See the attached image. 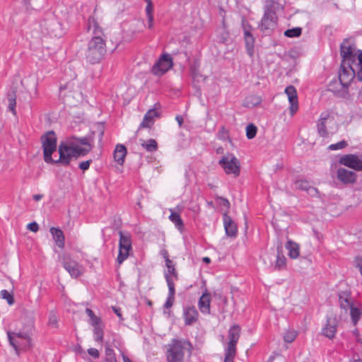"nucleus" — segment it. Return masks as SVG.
Listing matches in <instances>:
<instances>
[{
    "label": "nucleus",
    "instance_id": "62",
    "mask_svg": "<svg viewBox=\"0 0 362 362\" xmlns=\"http://www.w3.org/2000/svg\"><path fill=\"white\" fill-rule=\"evenodd\" d=\"M122 358H123L124 362H132L130 361V359L127 356H125L124 354H122Z\"/></svg>",
    "mask_w": 362,
    "mask_h": 362
},
{
    "label": "nucleus",
    "instance_id": "2",
    "mask_svg": "<svg viewBox=\"0 0 362 362\" xmlns=\"http://www.w3.org/2000/svg\"><path fill=\"white\" fill-rule=\"evenodd\" d=\"M93 30L94 36L89 41L86 52V58L91 63L98 62L106 52L105 40L102 37L103 32L95 20H88V30Z\"/></svg>",
    "mask_w": 362,
    "mask_h": 362
},
{
    "label": "nucleus",
    "instance_id": "26",
    "mask_svg": "<svg viewBox=\"0 0 362 362\" xmlns=\"http://www.w3.org/2000/svg\"><path fill=\"white\" fill-rule=\"evenodd\" d=\"M185 324L190 325L195 322L198 318V312L195 308H188L184 313Z\"/></svg>",
    "mask_w": 362,
    "mask_h": 362
},
{
    "label": "nucleus",
    "instance_id": "22",
    "mask_svg": "<svg viewBox=\"0 0 362 362\" xmlns=\"http://www.w3.org/2000/svg\"><path fill=\"white\" fill-rule=\"evenodd\" d=\"M165 279L169 288V295L164 307L165 308H170L173 306L175 299V286L172 278L168 274L165 275Z\"/></svg>",
    "mask_w": 362,
    "mask_h": 362
},
{
    "label": "nucleus",
    "instance_id": "36",
    "mask_svg": "<svg viewBox=\"0 0 362 362\" xmlns=\"http://www.w3.org/2000/svg\"><path fill=\"white\" fill-rule=\"evenodd\" d=\"M350 315H351L352 321H353L354 324L355 325L359 320L361 313L357 308L351 306L350 308Z\"/></svg>",
    "mask_w": 362,
    "mask_h": 362
},
{
    "label": "nucleus",
    "instance_id": "3",
    "mask_svg": "<svg viewBox=\"0 0 362 362\" xmlns=\"http://www.w3.org/2000/svg\"><path fill=\"white\" fill-rule=\"evenodd\" d=\"M358 62L342 61L339 72V80L341 86L346 89L350 86L353 79L362 81V52L357 57Z\"/></svg>",
    "mask_w": 362,
    "mask_h": 362
},
{
    "label": "nucleus",
    "instance_id": "61",
    "mask_svg": "<svg viewBox=\"0 0 362 362\" xmlns=\"http://www.w3.org/2000/svg\"><path fill=\"white\" fill-rule=\"evenodd\" d=\"M115 313L120 318L122 319V314L120 313V310H119V308H115V307H113L112 308Z\"/></svg>",
    "mask_w": 362,
    "mask_h": 362
},
{
    "label": "nucleus",
    "instance_id": "15",
    "mask_svg": "<svg viewBox=\"0 0 362 362\" xmlns=\"http://www.w3.org/2000/svg\"><path fill=\"white\" fill-rule=\"evenodd\" d=\"M339 163L355 170H362V160L354 154H348L341 156Z\"/></svg>",
    "mask_w": 362,
    "mask_h": 362
},
{
    "label": "nucleus",
    "instance_id": "16",
    "mask_svg": "<svg viewBox=\"0 0 362 362\" xmlns=\"http://www.w3.org/2000/svg\"><path fill=\"white\" fill-rule=\"evenodd\" d=\"M337 326L338 320L336 316L331 315L327 317V322L322 328V334L329 339H333L337 332Z\"/></svg>",
    "mask_w": 362,
    "mask_h": 362
},
{
    "label": "nucleus",
    "instance_id": "33",
    "mask_svg": "<svg viewBox=\"0 0 362 362\" xmlns=\"http://www.w3.org/2000/svg\"><path fill=\"white\" fill-rule=\"evenodd\" d=\"M171 214L169 216L170 220L175 223V225L179 228L183 226V222L180 216V215L173 211L172 209H170Z\"/></svg>",
    "mask_w": 362,
    "mask_h": 362
},
{
    "label": "nucleus",
    "instance_id": "18",
    "mask_svg": "<svg viewBox=\"0 0 362 362\" xmlns=\"http://www.w3.org/2000/svg\"><path fill=\"white\" fill-rule=\"evenodd\" d=\"M285 93L288 96L289 103L291 104L290 112L293 115L296 112L298 108L297 91L294 86H289L285 89Z\"/></svg>",
    "mask_w": 362,
    "mask_h": 362
},
{
    "label": "nucleus",
    "instance_id": "8",
    "mask_svg": "<svg viewBox=\"0 0 362 362\" xmlns=\"http://www.w3.org/2000/svg\"><path fill=\"white\" fill-rule=\"evenodd\" d=\"M44 160L46 163H57V160L52 158V154L57 151V136L53 131H49L41 136Z\"/></svg>",
    "mask_w": 362,
    "mask_h": 362
},
{
    "label": "nucleus",
    "instance_id": "27",
    "mask_svg": "<svg viewBox=\"0 0 362 362\" xmlns=\"http://www.w3.org/2000/svg\"><path fill=\"white\" fill-rule=\"evenodd\" d=\"M7 334L10 344L15 349L16 351L18 350V344H19V342L16 340V337L26 339L28 341L30 340V337L26 334L8 332Z\"/></svg>",
    "mask_w": 362,
    "mask_h": 362
},
{
    "label": "nucleus",
    "instance_id": "44",
    "mask_svg": "<svg viewBox=\"0 0 362 362\" xmlns=\"http://www.w3.org/2000/svg\"><path fill=\"white\" fill-rule=\"evenodd\" d=\"M48 325L52 327H58V319L54 313H50L48 320Z\"/></svg>",
    "mask_w": 362,
    "mask_h": 362
},
{
    "label": "nucleus",
    "instance_id": "10",
    "mask_svg": "<svg viewBox=\"0 0 362 362\" xmlns=\"http://www.w3.org/2000/svg\"><path fill=\"white\" fill-rule=\"evenodd\" d=\"M119 254L117 257L118 264H122L129 255V251L132 249L131 235L129 233H124L122 231L119 232Z\"/></svg>",
    "mask_w": 362,
    "mask_h": 362
},
{
    "label": "nucleus",
    "instance_id": "49",
    "mask_svg": "<svg viewBox=\"0 0 362 362\" xmlns=\"http://www.w3.org/2000/svg\"><path fill=\"white\" fill-rule=\"evenodd\" d=\"M27 228L34 233L37 232L39 229L38 224L35 222L28 224Z\"/></svg>",
    "mask_w": 362,
    "mask_h": 362
},
{
    "label": "nucleus",
    "instance_id": "5",
    "mask_svg": "<svg viewBox=\"0 0 362 362\" xmlns=\"http://www.w3.org/2000/svg\"><path fill=\"white\" fill-rule=\"evenodd\" d=\"M317 128L320 136L327 139L338 131L339 124L329 111H325L320 116Z\"/></svg>",
    "mask_w": 362,
    "mask_h": 362
},
{
    "label": "nucleus",
    "instance_id": "43",
    "mask_svg": "<svg viewBox=\"0 0 362 362\" xmlns=\"http://www.w3.org/2000/svg\"><path fill=\"white\" fill-rule=\"evenodd\" d=\"M347 145L348 144L346 141H341L337 144L329 145L328 148L330 151H335L344 148L347 146Z\"/></svg>",
    "mask_w": 362,
    "mask_h": 362
},
{
    "label": "nucleus",
    "instance_id": "20",
    "mask_svg": "<svg viewBox=\"0 0 362 362\" xmlns=\"http://www.w3.org/2000/svg\"><path fill=\"white\" fill-rule=\"evenodd\" d=\"M211 295L206 290L199 300V308L200 311L205 314L210 313Z\"/></svg>",
    "mask_w": 362,
    "mask_h": 362
},
{
    "label": "nucleus",
    "instance_id": "29",
    "mask_svg": "<svg viewBox=\"0 0 362 362\" xmlns=\"http://www.w3.org/2000/svg\"><path fill=\"white\" fill-rule=\"evenodd\" d=\"M262 98L259 95H251L245 98L243 105L248 108H252L262 103Z\"/></svg>",
    "mask_w": 362,
    "mask_h": 362
},
{
    "label": "nucleus",
    "instance_id": "48",
    "mask_svg": "<svg viewBox=\"0 0 362 362\" xmlns=\"http://www.w3.org/2000/svg\"><path fill=\"white\" fill-rule=\"evenodd\" d=\"M91 162H92L91 160H88L81 162L79 164L80 169H81L83 171L88 170L90 167V164L91 163Z\"/></svg>",
    "mask_w": 362,
    "mask_h": 362
},
{
    "label": "nucleus",
    "instance_id": "56",
    "mask_svg": "<svg viewBox=\"0 0 362 362\" xmlns=\"http://www.w3.org/2000/svg\"><path fill=\"white\" fill-rule=\"evenodd\" d=\"M213 295L215 298L218 299H222V293L219 291H216L213 293Z\"/></svg>",
    "mask_w": 362,
    "mask_h": 362
},
{
    "label": "nucleus",
    "instance_id": "9",
    "mask_svg": "<svg viewBox=\"0 0 362 362\" xmlns=\"http://www.w3.org/2000/svg\"><path fill=\"white\" fill-rule=\"evenodd\" d=\"M219 165L224 169L228 175H233L238 177L240 172V162L232 153H227L218 161Z\"/></svg>",
    "mask_w": 362,
    "mask_h": 362
},
{
    "label": "nucleus",
    "instance_id": "31",
    "mask_svg": "<svg viewBox=\"0 0 362 362\" xmlns=\"http://www.w3.org/2000/svg\"><path fill=\"white\" fill-rule=\"evenodd\" d=\"M8 101V109L14 115H16V95L14 90L9 92L7 95Z\"/></svg>",
    "mask_w": 362,
    "mask_h": 362
},
{
    "label": "nucleus",
    "instance_id": "32",
    "mask_svg": "<svg viewBox=\"0 0 362 362\" xmlns=\"http://www.w3.org/2000/svg\"><path fill=\"white\" fill-rule=\"evenodd\" d=\"M339 304L341 308L345 311H347L351 306H353L351 302V298L348 296V295L339 296Z\"/></svg>",
    "mask_w": 362,
    "mask_h": 362
},
{
    "label": "nucleus",
    "instance_id": "57",
    "mask_svg": "<svg viewBox=\"0 0 362 362\" xmlns=\"http://www.w3.org/2000/svg\"><path fill=\"white\" fill-rule=\"evenodd\" d=\"M148 28H152L153 26V16H148Z\"/></svg>",
    "mask_w": 362,
    "mask_h": 362
},
{
    "label": "nucleus",
    "instance_id": "40",
    "mask_svg": "<svg viewBox=\"0 0 362 362\" xmlns=\"http://www.w3.org/2000/svg\"><path fill=\"white\" fill-rule=\"evenodd\" d=\"M245 40L246 47H247L248 54L250 55H252L253 47H254L255 39L252 35V36H247V37H245Z\"/></svg>",
    "mask_w": 362,
    "mask_h": 362
},
{
    "label": "nucleus",
    "instance_id": "13",
    "mask_svg": "<svg viewBox=\"0 0 362 362\" xmlns=\"http://www.w3.org/2000/svg\"><path fill=\"white\" fill-rule=\"evenodd\" d=\"M276 13L272 8H267L260 24L262 31L267 33L274 29L276 25Z\"/></svg>",
    "mask_w": 362,
    "mask_h": 362
},
{
    "label": "nucleus",
    "instance_id": "30",
    "mask_svg": "<svg viewBox=\"0 0 362 362\" xmlns=\"http://www.w3.org/2000/svg\"><path fill=\"white\" fill-rule=\"evenodd\" d=\"M141 146L148 152H154L158 150V144L153 139H150L146 141H141Z\"/></svg>",
    "mask_w": 362,
    "mask_h": 362
},
{
    "label": "nucleus",
    "instance_id": "23",
    "mask_svg": "<svg viewBox=\"0 0 362 362\" xmlns=\"http://www.w3.org/2000/svg\"><path fill=\"white\" fill-rule=\"evenodd\" d=\"M50 233L52 235L56 245L60 248H64L65 238L62 230L59 228L52 227L50 228Z\"/></svg>",
    "mask_w": 362,
    "mask_h": 362
},
{
    "label": "nucleus",
    "instance_id": "50",
    "mask_svg": "<svg viewBox=\"0 0 362 362\" xmlns=\"http://www.w3.org/2000/svg\"><path fill=\"white\" fill-rule=\"evenodd\" d=\"M90 324L93 326V327H96V326H100L101 325V320L100 317H97V316H94L93 317H92V319H90Z\"/></svg>",
    "mask_w": 362,
    "mask_h": 362
},
{
    "label": "nucleus",
    "instance_id": "14",
    "mask_svg": "<svg viewBox=\"0 0 362 362\" xmlns=\"http://www.w3.org/2000/svg\"><path fill=\"white\" fill-rule=\"evenodd\" d=\"M357 51L356 48L351 44L349 40H344L341 45V55L343 57L342 61H349L350 63L352 62H358Z\"/></svg>",
    "mask_w": 362,
    "mask_h": 362
},
{
    "label": "nucleus",
    "instance_id": "6",
    "mask_svg": "<svg viewBox=\"0 0 362 362\" xmlns=\"http://www.w3.org/2000/svg\"><path fill=\"white\" fill-rule=\"evenodd\" d=\"M191 353V344L185 340L173 339L167 348L168 362H183L185 352Z\"/></svg>",
    "mask_w": 362,
    "mask_h": 362
},
{
    "label": "nucleus",
    "instance_id": "25",
    "mask_svg": "<svg viewBox=\"0 0 362 362\" xmlns=\"http://www.w3.org/2000/svg\"><path fill=\"white\" fill-rule=\"evenodd\" d=\"M295 184L296 188L307 192L311 196H315L317 194V189L310 185L309 182L306 180H298Z\"/></svg>",
    "mask_w": 362,
    "mask_h": 362
},
{
    "label": "nucleus",
    "instance_id": "34",
    "mask_svg": "<svg viewBox=\"0 0 362 362\" xmlns=\"http://www.w3.org/2000/svg\"><path fill=\"white\" fill-rule=\"evenodd\" d=\"M0 297L6 300L9 305H12L15 302L13 296L6 290L1 291Z\"/></svg>",
    "mask_w": 362,
    "mask_h": 362
},
{
    "label": "nucleus",
    "instance_id": "41",
    "mask_svg": "<svg viewBox=\"0 0 362 362\" xmlns=\"http://www.w3.org/2000/svg\"><path fill=\"white\" fill-rule=\"evenodd\" d=\"M297 337V332L296 331H288L284 336V339L287 343L293 342Z\"/></svg>",
    "mask_w": 362,
    "mask_h": 362
},
{
    "label": "nucleus",
    "instance_id": "7",
    "mask_svg": "<svg viewBox=\"0 0 362 362\" xmlns=\"http://www.w3.org/2000/svg\"><path fill=\"white\" fill-rule=\"evenodd\" d=\"M241 328L238 325L232 326L228 333V341L225 349L224 362H233L236 354V345L240 337Z\"/></svg>",
    "mask_w": 362,
    "mask_h": 362
},
{
    "label": "nucleus",
    "instance_id": "11",
    "mask_svg": "<svg viewBox=\"0 0 362 362\" xmlns=\"http://www.w3.org/2000/svg\"><path fill=\"white\" fill-rule=\"evenodd\" d=\"M61 258L64 269L72 277L77 278L83 273V267L73 259L70 255L64 253Z\"/></svg>",
    "mask_w": 362,
    "mask_h": 362
},
{
    "label": "nucleus",
    "instance_id": "47",
    "mask_svg": "<svg viewBox=\"0 0 362 362\" xmlns=\"http://www.w3.org/2000/svg\"><path fill=\"white\" fill-rule=\"evenodd\" d=\"M219 137L221 139H223V140L228 139L230 141H231L229 138V136L228 134V132L226 130V129L224 127L221 128V129L219 132Z\"/></svg>",
    "mask_w": 362,
    "mask_h": 362
},
{
    "label": "nucleus",
    "instance_id": "60",
    "mask_svg": "<svg viewBox=\"0 0 362 362\" xmlns=\"http://www.w3.org/2000/svg\"><path fill=\"white\" fill-rule=\"evenodd\" d=\"M33 198L35 202H39L43 198V194H35Z\"/></svg>",
    "mask_w": 362,
    "mask_h": 362
},
{
    "label": "nucleus",
    "instance_id": "46",
    "mask_svg": "<svg viewBox=\"0 0 362 362\" xmlns=\"http://www.w3.org/2000/svg\"><path fill=\"white\" fill-rule=\"evenodd\" d=\"M147 1V6L146 8V12L147 17L148 16H153V4L151 0H146Z\"/></svg>",
    "mask_w": 362,
    "mask_h": 362
},
{
    "label": "nucleus",
    "instance_id": "54",
    "mask_svg": "<svg viewBox=\"0 0 362 362\" xmlns=\"http://www.w3.org/2000/svg\"><path fill=\"white\" fill-rule=\"evenodd\" d=\"M161 255L163 257V258L165 260V263H171V260L169 259L168 253L166 250H162L160 251Z\"/></svg>",
    "mask_w": 362,
    "mask_h": 362
},
{
    "label": "nucleus",
    "instance_id": "45",
    "mask_svg": "<svg viewBox=\"0 0 362 362\" xmlns=\"http://www.w3.org/2000/svg\"><path fill=\"white\" fill-rule=\"evenodd\" d=\"M165 265L168 268V273L166 274H168L169 276H170L169 274H172L175 278H177V274L176 273L175 269L174 266L172 264V262L171 263H165Z\"/></svg>",
    "mask_w": 362,
    "mask_h": 362
},
{
    "label": "nucleus",
    "instance_id": "52",
    "mask_svg": "<svg viewBox=\"0 0 362 362\" xmlns=\"http://www.w3.org/2000/svg\"><path fill=\"white\" fill-rule=\"evenodd\" d=\"M88 353L90 356L94 357V358H98L99 357V351L96 349L90 348L88 349Z\"/></svg>",
    "mask_w": 362,
    "mask_h": 362
},
{
    "label": "nucleus",
    "instance_id": "64",
    "mask_svg": "<svg viewBox=\"0 0 362 362\" xmlns=\"http://www.w3.org/2000/svg\"><path fill=\"white\" fill-rule=\"evenodd\" d=\"M103 134H104V131H103V129H101V131L100 132V136H99V140H100V141L102 140V138H103Z\"/></svg>",
    "mask_w": 362,
    "mask_h": 362
},
{
    "label": "nucleus",
    "instance_id": "37",
    "mask_svg": "<svg viewBox=\"0 0 362 362\" xmlns=\"http://www.w3.org/2000/svg\"><path fill=\"white\" fill-rule=\"evenodd\" d=\"M286 262V259L284 255H280L279 254L277 255V258L275 262V269L280 270L285 267Z\"/></svg>",
    "mask_w": 362,
    "mask_h": 362
},
{
    "label": "nucleus",
    "instance_id": "53",
    "mask_svg": "<svg viewBox=\"0 0 362 362\" xmlns=\"http://www.w3.org/2000/svg\"><path fill=\"white\" fill-rule=\"evenodd\" d=\"M243 29H244V36H245V37H246L247 36H252V35L250 33V26H247L245 24V21H243Z\"/></svg>",
    "mask_w": 362,
    "mask_h": 362
},
{
    "label": "nucleus",
    "instance_id": "21",
    "mask_svg": "<svg viewBox=\"0 0 362 362\" xmlns=\"http://www.w3.org/2000/svg\"><path fill=\"white\" fill-rule=\"evenodd\" d=\"M159 114L154 109L149 110L145 115L139 128H150L154 123V118L158 117Z\"/></svg>",
    "mask_w": 362,
    "mask_h": 362
},
{
    "label": "nucleus",
    "instance_id": "58",
    "mask_svg": "<svg viewBox=\"0 0 362 362\" xmlns=\"http://www.w3.org/2000/svg\"><path fill=\"white\" fill-rule=\"evenodd\" d=\"M176 120H177V122H178L179 127H182V124H183V122H184V119H183V118H182L181 116L177 115V116L176 117Z\"/></svg>",
    "mask_w": 362,
    "mask_h": 362
},
{
    "label": "nucleus",
    "instance_id": "59",
    "mask_svg": "<svg viewBox=\"0 0 362 362\" xmlns=\"http://www.w3.org/2000/svg\"><path fill=\"white\" fill-rule=\"evenodd\" d=\"M221 204L226 208H229L230 206L229 202L227 199L223 198H221Z\"/></svg>",
    "mask_w": 362,
    "mask_h": 362
},
{
    "label": "nucleus",
    "instance_id": "38",
    "mask_svg": "<svg viewBox=\"0 0 362 362\" xmlns=\"http://www.w3.org/2000/svg\"><path fill=\"white\" fill-rule=\"evenodd\" d=\"M300 28H294L285 31L284 35L288 37H298L301 35Z\"/></svg>",
    "mask_w": 362,
    "mask_h": 362
},
{
    "label": "nucleus",
    "instance_id": "63",
    "mask_svg": "<svg viewBox=\"0 0 362 362\" xmlns=\"http://www.w3.org/2000/svg\"><path fill=\"white\" fill-rule=\"evenodd\" d=\"M203 261L208 264V263H209L211 262V259H210L209 257H206L203 258Z\"/></svg>",
    "mask_w": 362,
    "mask_h": 362
},
{
    "label": "nucleus",
    "instance_id": "51",
    "mask_svg": "<svg viewBox=\"0 0 362 362\" xmlns=\"http://www.w3.org/2000/svg\"><path fill=\"white\" fill-rule=\"evenodd\" d=\"M268 362H285L284 358L283 356L278 355L276 356H272L270 357Z\"/></svg>",
    "mask_w": 362,
    "mask_h": 362
},
{
    "label": "nucleus",
    "instance_id": "19",
    "mask_svg": "<svg viewBox=\"0 0 362 362\" xmlns=\"http://www.w3.org/2000/svg\"><path fill=\"white\" fill-rule=\"evenodd\" d=\"M223 224L226 235L233 238L236 237L238 233L237 225L226 213L224 214Z\"/></svg>",
    "mask_w": 362,
    "mask_h": 362
},
{
    "label": "nucleus",
    "instance_id": "12",
    "mask_svg": "<svg viewBox=\"0 0 362 362\" xmlns=\"http://www.w3.org/2000/svg\"><path fill=\"white\" fill-rule=\"evenodd\" d=\"M173 59L168 54H163L154 64L152 72L157 76H161L173 66Z\"/></svg>",
    "mask_w": 362,
    "mask_h": 362
},
{
    "label": "nucleus",
    "instance_id": "17",
    "mask_svg": "<svg viewBox=\"0 0 362 362\" xmlns=\"http://www.w3.org/2000/svg\"><path fill=\"white\" fill-rule=\"evenodd\" d=\"M337 177L343 184L349 185L356 182L357 175L353 171L340 168L337 171Z\"/></svg>",
    "mask_w": 362,
    "mask_h": 362
},
{
    "label": "nucleus",
    "instance_id": "4",
    "mask_svg": "<svg viewBox=\"0 0 362 362\" xmlns=\"http://www.w3.org/2000/svg\"><path fill=\"white\" fill-rule=\"evenodd\" d=\"M59 91L65 103L70 107L78 106L83 102L82 93L78 85L74 81H69L61 85Z\"/></svg>",
    "mask_w": 362,
    "mask_h": 362
},
{
    "label": "nucleus",
    "instance_id": "35",
    "mask_svg": "<svg viewBox=\"0 0 362 362\" xmlns=\"http://www.w3.org/2000/svg\"><path fill=\"white\" fill-rule=\"evenodd\" d=\"M257 129L253 124H250L246 127V136L248 139H253L257 134Z\"/></svg>",
    "mask_w": 362,
    "mask_h": 362
},
{
    "label": "nucleus",
    "instance_id": "42",
    "mask_svg": "<svg viewBox=\"0 0 362 362\" xmlns=\"http://www.w3.org/2000/svg\"><path fill=\"white\" fill-rule=\"evenodd\" d=\"M106 361L107 362H117L113 350L109 346L105 348Z\"/></svg>",
    "mask_w": 362,
    "mask_h": 362
},
{
    "label": "nucleus",
    "instance_id": "1",
    "mask_svg": "<svg viewBox=\"0 0 362 362\" xmlns=\"http://www.w3.org/2000/svg\"><path fill=\"white\" fill-rule=\"evenodd\" d=\"M92 141L91 137L72 136L66 139L59 146V158L56 162L63 165H68L72 158H77L86 156L93 148L90 144Z\"/></svg>",
    "mask_w": 362,
    "mask_h": 362
},
{
    "label": "nucleus",
    "instance_id": "55",
    "mask_svg": "<svg viewBox=\"0 0 362 362\" xmlns=\"http://www.w3.org/2000/svg\"><path fill=\"white\" fill-rule=\"evenodd\" d=\"M86 313L89 316L90 320L92 319V317H93L94 316H95L93 311L92 310H90V308H86Z\"/></svg>",
    "mask_w": 362,
    "mask_h": 362
},
{
    "label": "nucleus",
    "instance_id": "28",
    "mask_svg": "<svg viewBox=\"0 0 362 362\" xmlns=\"http://www.w3.org/2000/svg\"><path fill=\"white\" fill-rule=\"evenodd\" d=\"M286 248L288 250V255L291 259H296L299 256L300 247L296 243L288 240L286 244Z\"/></svg>",
    "mask_w": 362,
    "mask_h": 362
},
{
    "label": "nucleus",
    "instance_id": "39",
    "mask_svg": "<svg viewBox=\"0 0 362 362\" xmlns=\"http://www.w3.org/2000/svg\"><path fill=\"white\" fill-rule=\"evenodd\" d=\"M93 332L95 341L102 342L103 339V331L102 326L94 327Z\"/></svg>",
    "mask_w": 362,
    "mask_h": 362
},
{
    "label": "nucleus",
    "instance_id": "24",
    "mask_svg": "<svg viewBox=\"0 0 362 362\" xmlns=\"http://www.w3.org/2000/svg\"><path fill=\"white\" fill-rule=\"evenodd\" d=\"M127 155V148L122 144H117L114 151V159L119 165H123Z\"/></svg>",
    "mask_w": 362,
    "mask_h": 362
}]
</instances>
